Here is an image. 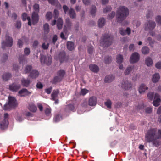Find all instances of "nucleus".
Instances as JSON below:
<instances>
[{
  "label": "nucleus",
  "mask_w": 161,
  "mask_h": 161,
  "mask_svg": "<svg viewBox=\"0 0 161 161\" xmlns=\"http://www.w3.org/2000/svg\"><path fill=\"white\" fill-rule=\"evenodd\" d=\"M88 90L86 89H82L81 91V94L83 95H84L86 94V93H88Z\"/></svg>",
  "instance_id": "obj_60"
},
{
  "label": "nucleus",
  "mask_w": 161,
  "mask_h": 161,
  "mask_svg": "<svg viewBox=\"0 0 161 161\" xmlns=\"http://www.w3.org/2000/svg\"><path fill=\"white\" fill-rule=\"evenodd\" d=\"M44 30L45 33H48L49 31V25L47 23L43 25Z\"/></svg>",
  "instance_id": "obj_47"
},
{
  "label": "nucleus",
  "mask_w": 161,
  "mask_h": 161,
  "mask_svg": "<svg viewBox=\"0 0 161 161\" xmlns=\"http://www.w3.org/2000/svg\"><path fill=\"white\" fill-rule=\"evenodd\" d=\"M157 138L158 140L161 139V128L157 130Z\"/></svg>",
  "instance_id": "obj_55"
},
{
  "label": "nucleus",
  "mask_w": 161,
  "mask_h": 161,
  "mask_svg": "<svg viewBox=\"0 0 161 161\" xmlns=\"http://www.w3.org/2000/svg\"><path fill=\"white\" fill-rule=\"evenodd\" d=\"M146 65L148 66H150L153 64V60L150 57H147L145 61Z\"/></svg>",
  "instance_id": "obj_31"
},
{
  "label": "nucleus",
  "mask_w": 161,
  "mask_h": 161,
  "mask_svg": "<svg viewBox=\"0 0 161 161\" xmlns=\"http://www.w3.org/2000/svg\"><path fill=\"white\" fill-rule=\"evenodd\" d=\"M65 110L67 112H69V111H75V108L73 104H69L66 106Z\"/></svg>",
  "instance_id": "obj_27"
},
{
  "label": "nucleus",
  "mask_w": 161,
  "mask_h": 161,
  "mask_svg": "<svg viewBox=\"0 0 161 161\" xmlns=\"http://www.w3.org/2000/svg\"><path fill=\"white\" fill-rule=\"evenodd\" d=\"M148 88L144 84H141L139 88V92L140 94L145 92L146 90H147Z\"/></svg>",
  "instance_id": "obj_20"
},
{
  "label": "nucleus",
  "mask_w": 161,
  "mask_h": 161,
  "mask_svg": "<svg viewBox=\"0 0 161 161\" xmlns=\"http://www.w3.org/2000/svg\"><path fill=\"white\" fill-rule=\"evenodd\" d=\"M18 106V103L16 99L11 97V109L16 108Z\"/></svg>",
  "instance_id": "obj_11"
},
{
  "label": "nucleus",
  "mask_w": 161,
  "mask_h": 161,
  "mask_svg": "<svg viewBox=\"0 0 161 161\" xmlns=\"http://www.w3.org/2000/svg\"><path fill=\"white\" fill-rule=\"evenodd\" d=\"M89 68L91 71L94 73H97L99 70L98 67L95 64H90L89 66Z\"/></svg>",
  "instance_id": "obj_17"
},
{
  "label": "nucleus",
  "mask_w": 161,
  "mask_h": 161,
  "mask_svg": "<svg viewBox=\"0 0 161 161\" xmlns=\"http://www.w3.org/2000/svg\"><path fill=\"white\" fill-rule=\"evenodd\" d=\"M129 14V10L126 7L124 6H120L116 12L117 21L121 22L125 19Z\"/></svg>",
  "instance_id": "obj_2"
},
{
  "label": "nucleus",
  "mask_w": 161,
  "mask_h": 161,
  "mask_svg": "<svg viewBox=\"0 0 161 161\" xmlns=\"http://www.w3.org/2000/svg\"><path fill=\"white\" fill-rule=\"evenodd\" d=\"M49 3L54 5H58L59 3L58 0H47Z\"/></svg>",
  "instance_id": "obj_45"
},
{
  "label": "nucleus",
  "mask_w": 161,
  "mask_h": 161,
  "mask_svg": "<svg viewBox=\"0 0 161 161\" xmlns=\"http://www.w3.org/2000/svg\"><path fill=\"white\" fill-rule=\"evenodd\" d=\"M153 16V13L150 11H148L146 14V17L148 19L151 18Z\"/></svg>",
  "instance_id": "obj_53"
},
{
  "label": "nucleus",
  "mask_w": 161,
  "mask_h": 161,
  "mask_svg": "<svg viewBox=\"0 0 161 161\" xmlns=\"http://www.w3.org/2000/svg\"><path fill=\"white\" fill-rule=\"evenodd\" d=\"M22 17L23 21H25L27 19L28 20V24L29 26H31V19L29 16H27L26 13H23L22 14Z\"/></svg>",
  "instance_id": "obj_13"
},
{
  "label": "nucleus",
  "mask_w": 161,
  "mask_h": 161,
  "mask_svg": "<svg viewBox=\"0 0 161 161\" xmlns=\"http://www.w3.org/2000/svg\"><path fill=\"white\" fill-rule=\"evenodd\" d=\"M21 82V84L23 86L27 87L29 86L31 81L30 79H25L23 78L22 79Z\"/></svg>",
  "instance_id": "obj_21"
},
{
  "label": "nucleus",
  "mask_w": 161,
  "mask_h": 161,
  "mask_svg": "<svg viewBox=\"0 0 161 161\" xmlns=\"http://www.w3.org/2000/svg\"><path fill=\"white\" fill-rule=\"evenodd\" d=\"M58 15H59L58 11L56 9H54V15H53L54 18L57 19V18H58Z\"/></svg>",
  "instance_id": "obj_56"
},
{
  "label": "nucleus",
  "mask_w": 161,
  "mask_h": 161,
  "mask_svg": "<svg viewBox=\"0 0 161 161\" xmlns=\"http://www.w3.org/2000/svg\"><path fill=\"white\" fill-rule=\"evenodd\" d=\"M121 87L125 90H128L132 87L131 84L127 80L125 81H124L121 83Z\"/></svg>",
  "instance_id": "obj_10"
},
{
  "label": "nucleus",
  "mask_w": 161,
  "mask_h": 161,
  "mask_svg": "<svg viewBox=\"0 0 161 161\" xmlns=\"http://www.w3.org/2000/svg\"><path fill=\"white\" fill-rule=\"evenodd\" d=\"M96 8L94 5H93L92 6L90 10V13L91 15L93 16L95 15V14L96 13Z\"/></svg>",
  "instance_id": "obj_44"
},
{
  "label": "nucleus",
  "mask_w": 161,
  "mask_h": 161,
  "mask_svg": "<svg viewBox=\"0 0 161 161\" xmlns=\"http://www.w3.org/2000/svg\"><path fill=\"white\" fill-rule=\"evenodd\" d=\"M32 69V65H27L25 68L24 70L23 71L24 74H27L29 73L31 71Z\"/></svg>",
  "instance_id": "obj_29"
},
{
  "label": "nucleus",
  "mask_w": 161,
  "mask_h": 161,
  "mask_svg": "<svg viewBox=\"0 0 161 161\" xmlns=\"http://www.w3.org/2000/svg\"><path fill=\"white\" fill-rule=\"evenodd\" d=\"M6 47H10V37L8 34H7L5 36V40L2 43V47L3 49Z\"/></svg>",
  "instance_id": "obj_7"
},
{
  "label": "nucleus",
  "mask_w": 161,
  "mask_h": 161,
  "mask_svg": "<svg viewBox=\"0 0 161 161\" xmlns=\"http://www.w3.org/2000/svg\"><path fill=\"white\" fill-rule=\"evenodd\" d=\"M70 17L72 19L75 18L76 17V14L73 8H70L69 11Z\"/></svg>",
  "instance_id": "obj_37"
},
{
  "label": "nucleus",
  "mask_w": 161,
  "mask_h": 161,
  "mask_svg": "<svg viewBox=\"0 0 161 161\" xmlns=\"http://www.w3.org/2000/svg\"><path fill=\"white\" fill-rule=\"evenodd\" d=\"M154 99V100L153 103V104L155 106L157 107L159 105V103L161 101L159 95L158 93H155V94Z\"/></svg>",
  "instance_id": "obj_12"
},
{
  "label": "nucleus",
  "mask_w": 161,
  "mask_h": 161,
  "mask_svg": "<svg viewBox=\"0 0 161 161\" xmlns=\"http://www.w3.org/2000/svg\"><path fill=\"white\" fill-rule=\"evenodd\" d=\"M17 44H18V46L20 48L22 47L23 45V42L21 40H20V39L18 40V41Z\"/></svg>",
  "instance_id": "obj_62"
},
{
  "label": "nucleus",
  "mask_w": 161,
  "mask_h": 161,
  "mask_svg": "<svg viewBox=\"0 0 161 161\" xmlns=\"http://www.w3.org/2000/svg\"><path fill=\"white\" fill-rule=\"evenodd\" d=\"M111 7L110 6H108L105 8L103 9V12L104 13H106L111 11Z\"/></svg>",
  "instance_id": "obj_54"
},
{
  "label": "nucleus",
  "mask_w": 161,
  "mask_h": 161,
  "mask_svg": "<svg viewBox=\"0 0 161 161\" xmlns=\"http://www.w3.org/2000/svg\"><path fill=\"white\" fill-rule=\"evenodd\" d=\"M142 53L144 54H147L149 53V49L146 46L143 47L142 49Z\"/></svg>",
  "instance_id": "obj_39"
},
{
  "label": "nucleus",
  "mask_w": 161,
  "mask_h": 161,
  "mask_svg": "<svg viewBox=\"0 0 161 161\" xmlns=\"http://www.w3.org/2000/svg\"><path fill=\"white\" fill-rule=\"evenodd\" d=\"M115 12L113 11L108 14V18L109 19L113 18L115 16Z\"/></svg>",
  "instance_id": "obj_61"
},
{
  "label": "nucleus",
  "mask_w": 161,
  "mask_h": 161,
  "mask_svg": "<svg viewBox=\"0 0 161 161\" xmlns=\"http://www.w3.org/2000/svg\"><path fill=\"white\" fill-rule=\"evenodd\" d=\"M111 57L109 56H106L105 58L104 62L105 64H109L111 62Z\"/></svg>",
  "instance_id": "obj_42"
},
{
  "label": "nucleus",
  "mask_w": 161,
  "mask_h": 161,
  "mask_svg": "<svg viewBox=\"0 0 161 161\" xmlns=\"http://www.w3.org/2000/svg\"><path fill=\"white\" fill-rule=\"evenodd\" d=\"M104 104L108 108H111L112 102L110 99H107L106 102H105Z\"/></svg>",
  "instance_id": "obj_43"
},
{
  "label": "nucleus",
  "mask_w": 161,
  "mask_h": 161,
  "mask_svg": "<svg viewBox=\"0 0 161 161\" xmlns=\"http://www.w3.org/2000/svg\"><path fill=\"white\" fill-rule=\"evenodd\" d=\"M119 33L122 35H125L126 34L129 35L130 33V28L128 27L126 30H124L122 29L119 30Z\"/></svg>",
  "instance_id": "obj_19"
},
{
  "label": "nucleus",
  "mask_w": 161,
  "mask_h": 161,
  "mask_svg": "<svg viewBox=\"0 0 161 161\" xmlns=\"http://www.w3.org/2000/svg\"><path fill=\"white\" fill-rule=\"evenodd\" d=\"M24 54L25 55H28L30 53V50L28 48H26L24 50Z\"/></svg>",
  "instance_id": "obj_58"
},
{
  "label": "nucleus",
  "mask_w": 161,
  "mask_h": 161,
  "mask_svg": "<svg viewBox=\"0 0 161 161\" xmlns=\"http://www.w3.org/2000/svg\"><path fill=\"white\" fill-rule=\"evenodd\" d=\"M156 21L158 24L161 25V16L160 15L157 16L156 18Z\"/></svg>",
  "instance_id": "obj_51"
},
{
  "label": "nucleus",
  "mask_w": 161,
  "mask_h": 161,
  "mask_svg": "<svg viewBox=\"0 0 161 161\" xmlns=\"http://www.w3.org/2000/svg\"><path fill=\"white\" fill-rule=\"evenodd\" d=\"M28 109L31 112H35L37 109V107L33 103H31L29 104Z\"/></svg>",
  "instance_id": "obj_16"
},
{
  "label": "nucleus",
  "mask_w": 161,
  "mask_h": 161,
  "mask_svg": "<svg viewBox=\"0 0 161 161\" xmlns=\"http://www.w3.org/2000/svg\"><path fill=\"white\" fill-rule=\"evenodd\" d=\"M145 25L146 28L150 30H153L156 26L155 22L152 20H149Z\"/></svg>",
  "instance_id": "obj_9"
},
{
  "label": "nucleus",
  "mask_w": 161,
  "mask_h": 161,
  "mask_svg": "<svg viewBox=\"0 0 161 161\" xmlns=\"http://www.w3.org/2000/svg\"><path fill=\"white\" fill-rule=\"evenodd\" d=\"M157 128H151L148 130L146 133L145 141L147 142H151L156 147H158L161 144L159 140L157 138Z\"/></svg>",
  "instance_id": "obj_1"
},
{
  "label": "nucleus",
  "mask_w": 161,
  "mask_h": 161,
  "mask_svg": "<svg viewBox=\"0 0 161 161\" xmlns=\"http://www.w3.org/2000/svg\"><path fill=\"white\" fill-rule=\"evenodd\" d=\"M10 77V74L9 73H5L3 74L2 76L3 80L5 81L8 80Z\"/></svg>",
  "instance_id": "obj_41"
},
{
  "label": "nucleus",
  "mask_w": 161,
  "mask_h": 161,
  "mask_svg": "<svg viewBox=\"0 0 161 161\" xmlns=\"http://www.w3.org/2000/svg\"><path fill=\"white\" fill-rule=\"evenodd\" d=\"M8 102L6 103L3 107V109L5 111L8 110L10 109V94L8 95Z\"/></svg>",
  "instance_id": "obj_18"
},
{
  "label": "nucleus",
  "mask_w": 161,
  "mask_h": 161,
  "mask_svg": "<svg viewBox=\"0 0 161 161\" xmlns=\"http://www.w3.org/2000/svg\"><path fill=\"white\" fill-rule=\"evenodd\" d=\"M8 114L6 113L4 114V119L2 121L0 124V127L2 129L6 128L8 125L9 122L8 121Z\"/></svg>",
  "instance_id": "obj_5"
},
{
  "label": "nucleus",
  "mask_w": 161,
  "mask_h": 161,
  "mask_svg": "<svg viewBox=\"0 0 161 161\" xmlns=\"http://www.w3.org/2000/svg\"><path fill=\"white\" fill-rule=\"evenodd\" d=\"M39 75V73L38 71L33 70L30 72L29 76L32 79H36L38 76Z\"/></svg>",
  "instance_id": "obj_14"
},
{
  "label": "nucleus",
  "mask_w": 161,
  "mask_h": 161,
  "mask_svg": "<svg viewBox=\"0 0 161 161\" xmlns=\"http://www.w3.org/2000/svg\"><path fill=\"white\" fill-rule=\"evenodd\" d=\"M19 60L20 64H23L26 62V57L24 55H21L19 56Z\"/></svg>",
  "instance_id": "obj_33"
},
{
  "label": "nucleus",
  "mask_w": 161,
  "mask_h": 161,
  "mask_svg": "<svg viewBox=\"0 0 161 161\" xmlns=\"http://www.w3.org/2000/svg\"><path fill=\"white\" fill-rule=\"evenodd\" d=\"M97 103V99L95 97H90L88 101V104L89 105L91 106H95Z\"/></svg>",
  "instance_id": "obj_15"
},
{
  "label": "nucleus",
  "mask_w": 161,
  "mask_h": 161,
  "mask_svg": "<svg viewBox=\"0 0 161 161\" xmlns=\"http://www.w3.org/2000/svg\"><path fill=\"white\" fill-rule=\"evenodd\" d=\"M67 47L68 49L69 50H73L75 48L74 43L70 41L68 42L67 44Z\"/></svg>",
  "instance_id": "obj_25"
},
{
  "label": "nucleus",
  "mask_w": 161,
  "mask_h": 161,
  "mask_svg": "<svg viewBox=\"0 0 161 161\" xmlns=\"http://www.w3.org/2000/svg\"><path fill=\"white\" fill-rule=\"evenodd\" d=\"M133 68V66H129L127 67L124 72V74L127 75H128L132 71Z\"/></svg>",
  "instance_id": "obj_40"
},
{
  "label": "nucleus",
  "mask_w": 161,
  "mask_h": 161,
  "mask_svg": "<svg viewBox=\"0 0 161 161\" xmlns=\"http://www.w3.org/2000/svg\"><path fill=\"white\" fill-rule=\"evenodd\" d=\"M65 71L63 69H61L57 72V75L62 79H63L64 76L65 75Z\"/></svg>",
  "instance_id": "obj_28"
},
{
  "label": "nucleus",
  "mask_w": 161,
  "mask_h": 161,
  "mask_svg": "<svg viewBox=\"0 0 161 161\" xmlns=\"http://www.w3.org/2000/svg\"><path fill=\"white\" fill-rule=\"evenodd\" d=\"M72 25V23L70 19L69 18L66 19L65 21V25H64L65 27H67L68 29H70Z\"/></svg>",
  "instance_id": "obj_32"
},
{
  "label": "nucleus",
  "mask_w": 161,
  "mask_h": 161,
  "mask_svg": "<svg viewBox=\"0 0 161 161\" xmlns=\"http://www.w3.org/2000/svg\"><path fill=\"white\" fill-rule=\"evenodd\" d=\"M45 113L46 115L50 116L51 115V109L49 108H46L45 110Z\"/></svg>",
  "instance_id": "obj_50"
},
{
  "label": "nucleus",
  "mask_w": 161,
  "mask_h": 161,
  "mask_svg": "<svg viewBox=\"0 0 161 161\" xmlns=\"http://www.w3.org/2000/svg\"><path fill=\"white\" fill-rule=\"evenodd\" d=\"M154 93L153 92H150L148 93L147 96L149 99L150 100H152L153 98Z\"/></svg>",
  "instance_id": "obj_52"
},
{
  "label": "nucleus",
  "mask_w": 161,
  "mask_h": 161,
  "mask_svg": "<svg viewBox=\"0 0 161 161\" xmlns=\"http://www.w3.org/2000/svg\"><path fill=\"white\" fill-rule=\"evenodd\" d=\"M15 27L18 29H20L21 26V22L20 21H17L15 25Z\"/></svg>",
  "instance_id": "obj_59"
},
{
  "label": "nucleus",
  "mask_w": 161,
  "mask_h": 161,
  "mask_svg": "<svg viewBox=\"0 0 161 161\" xmlns=\"http://www.w3.org/2000/svg\"><path fill=\"white\" fill-rule=\"evenodd\" d=\"M113 40V37L108 34H105L103 35L100 42L103 47H108L112 44Z\"/></svg>",
  "instance_id": "obj_3"
},
{
  "label": "nucleus",
  "mask_w": 161,
  "mask_h": 161,
  "mask_svg": "<svg viewBox=\"0 0 161 161\" xmlns=\"http://www.w3.org/2000/svg\"><path fill=\"white\" fill-rule=\"evenodd\" d=\"M117 62V63L120 64L123 62V56L120 55H118L116 57Z\"/></svg>",
  "instance_id": "obj_38"
},
{
  "label": "nucleus",
  "mask_w": 161,
  "mask_h": 161,
  "mask_svg": "<svg viewBox=\"0 0 161 161\" xmlns=\"http://www.w3.org/2000/svg\"><path fill=\"white\" fill-rule=\"evenodd\" d=\"M59 91L58 90H53L51 94L52 100L54 101L58 96Z\"/></svg>",
  "instance_id": "obj_30"
},
{
  "label": "nucleus",
  "mask_w": 161,
  "mask_h": 161,
  "mask_svg": "<svg viewBox=\"0 0 161 161\" xmlns=\"http://www.w3.org/2000/svg\"><path fill=\"white\" fill-rule=\"evenodd\" d=\"M20 87V85L19 84H13L11 85V90L13 91H17Z\"/></svg>",
  "instance_id": "obj_24"
},
{
  "label": "nucleus",
  "mask_w": 161,
  "mask_h": 161,
  "mask_svg": "<svg viewBox=\"0 0 161 161\" xmlns=\"http://www.w3.org/2000/svg\"><path fill=\"white\" fill-rule=\"evenodd\" d=\"M40 61L42 64H46L47 65H50L52 62L51 57L50 55L48 56L47 57L44 55H41L40 58Z\"/></svg>",
  "instance_id": "obj_4"
},
{
  "label": "nucleus",
  "mask_w": 161,
  "mask_h": 161,
  "mask_svg": "<svg viewBox=\"0 0 161 161\" xmlns=\"http://www.w3.org/2000/svg\"><path fill=\"white\" fill-rule=\"evenodd\" d=\"M18 93L19 94H21L23 93H25L27 95H30L31 93V92L28 91V90L26 88H23Z\"/></svg>",
  "instance_id": "obj_36"
},
{
  "label": "nucleus",
  "mask_w": 161,
  "mask_h": 161,
  "mask_svg": "<svg viewBox=\"0 0 161 161\" xmlns=\"http://www.w3.org/2000/svg\"><path fill=\"white\" fill-rule=\"evenodd\" d=\"M160 79V75L158 73H155L153 76L152 81L153 82L156 83Z\"/></svg>",
  "instance_id": "obj_26"
},
{
  "label": "nucleus",
  "mask_w": 161,
  "mask_h": 161,
  "mask_svg": "<svg viewBox=\"0 0 161 161\" xmlns=\"http://www.w3.org/2000/svg\"><path fill=\"white\" fill-rule=\"evenodd\" d=\"M32 24L35 25L38 23L39 19L38 13L33 12L31 16Z\"/></svg>",
  "instance_id": "obj_8"
},
{
  "label": "nucleus",
  "mask_w": 161,
  "mask_h": 161,
  "mask_svg": "<svg viewBox=\"0 0 161 161\" xmlns=\"http://www.w3.org/2000/svg\"><path fill=\"white\" fill-rule=\"evenodd\" d=\"M114 79V76L113 75H110L106 76L104 81L106 83H109L112 81Z\"/></svg>",
  "instance_id": "obj_22"
},
{
  "label": "nucleus",
  "mask_w": 161,
  "mask_h": 161,
  "mask_svg": "<svg viewBox=\"0 0 161 161\" xmlns=\"http://www.w3.org/2000/svg\"><path fill=\"white\" fill-rule=\"evenodd\" d=\"M57 36L56 35H54L52 39V42L53 44H55L56 41L57 40Z\"/></svg>",
  "instance_id": "obj_63"
},
{
  "label": "nucleus",
  "mask_w": 161,
  "mask_h": 161,
  "mask_svg": "<svg viewBox=\"0 0 161 161\" xmlns=\"http://www.w3.org/2000/svg\"><path fill=\"white\" fill-rule=\"evenodd\" d=\"M46 19L48 20H50L52 17V13L51 12H48L46 14Z\"/></svg>",
  "instance_id": "obj_49"
},
{
  "label": "nucleus",
  "mask_w": 161,
  "mask_h": 161,
  "mask_svg": "<svg viewBox=\"0 0 161 161\" xmlns=\"http://www.w3.org/2000/svg\"><path fill=\"white\" fill-rule=\"evenodd\" d=\"M49 46V44L48 43L46 44L45 43H43L42 45V48L44 50H46L48 49Z\"/></svg>",
  "instance_id": "obj_57"
},
{
  "label": "nucleus",
  "mask_w": 161,
  "mask_h": 161,
  "mask_svg": "<svg viewBox=\"0 0 161 161\" xmlns=\"http://www.w3.org/2000/svg\"><path fill=\"white\" fill-rule=\"evenodd\" d=\"M105 23V20L103 18H102L99 19L98 21L99 27H102L104 25Z\"/></svg>",
  "instance_id": "obj_34"
},
{
  "label": "nucleus",
  "mask_w": 161,
  "mask_h": 161,
  "mask_svg": "<svg viewBox=\"0 0 161 161\" xmlns=\"http://www.w3.org/2000/svg\"><path fill=\"white\" fill-rule=\"evenodd\" d=\"M33 9L34 11L33 12H35L38 13L39 11V4L37 3L35 4L33 7Z\"/></svg>",
  "instance_id": "obj_46"
},
{
  "label": "nucleus",
  "mask_w": 161,
  "mask_h": 161,
  "mask_svg": "<svg viewBox=\"0 0 161 161\" xmlns=\"http://www.w3.org/2000/svg\"><path fill=\"white\" fill-rule=\"evenodd\" d=\"M63 20L62 19L60 18H58L57 20V26L58 28L59 29H61L63 26Z\"/></svg>",
  "instance_id": "obj_23"
},
{
  "label": "nucleus",
  "mask_w": 161,
  "mask_h": 161,
  "mask_svg": "<svg viewBox=\"0 0 161 161\" xmlns=\"http://www.w3.org/2000/svg\"><path fill=\"white\" fill-rule=\"evenodd\" d=\"M62 119V116L60 114H58L55 116L54 118V120L56 122H58Z\"/></svg>",
  "instance_id": "obj_48"
},
{
  "label": "nucleus",
  "mask_w": 161,
  "mask_h": 161,
  "mask_svg": "<svg viewBox=\"0 0 161 161\" xmlns=\"http://www.w3.org/2000/svg\"><path fill=\"white\" fill-rule=\"evenodd\" d=\"M140 59V55L137 52H134L131 55L130 60L131 63L133 64L137 62Z\"/></svg>",
  "instance_id": "obj_6"
},
{
  "label": "nucleus",
  "mask_w": 161,
  "mask_h": 161,
  "mask_svg": "<svg viewBox=\"0 0 161 161\" xmlns=\"http://www.w3.org/2000/svg\"><path fill=\"white\" fill-rule=\"evenodd\" d=\"M156 67L158 69H161V62H158L155 64Z\"/></svg>",
  "instance_id": "obj_64"
},
{
  "label": "nucleus",
  "mask_w": 161,
  "mask_h": 161,
  "mask_svg": "<svg viewBox=\"0 0 161 161\" xmlns=\"http://www.w3.org/2000/svg\"><path fill=\"white\" fill-rule=\"evenodd\" d=\"M62 80L61 78H60L58 76H57L54 78L51 81V82L53 84H55L57 82H60Z\"/></svg>",
  "instance_id": "obj_35"
}]
</instances>
